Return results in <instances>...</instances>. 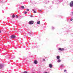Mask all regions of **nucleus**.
<instances>
[{"mask_svg": "<svg viewBox=\"0 0 73 73\" xmlns=\"http://www.w3.org/2000/svg\"><path fill=\"white\" fill-rule=\"evenodd\" d=\"M70 6L71 7H73V1H72L70 3Z\"/></svg>", "mask_w": 73, "mask_h": 73, "instance_id": "nucleus-1", "label": "nucleus"}, {"mask_svg": "<svg viewBox=\"0 0 73 73\" xmlns=\"http://www.w3.org/2000/svg\"><path fill=\"white\" fill-rule=\"evenodd\" d=\"M16 38V36L14 35H12L11 36V38Z\"/></svg>", "mask_w": 73, "mask_h": 73, "instance_id": "nucleus-2", "label": "nucleus"}, {"mask_svg": "<svg viewBox=\"0 0 73 73\" xmlns=\"http://www.w3.org/2000/svg\"><path fill=\"white\" fill-rule=\"evenodd\" d=\"M34 23V21H31L29 22V24H33Z\"/></svg>", "mask_w": 73, "mask_h": 73, "instance_id": "nucleus-3", "label": "nucleus"}, {"mask_svg": "<svg viewBox=\"0 0 73 73\" xmlns=\"http://www.w3.org/2000/svg\"><path fill=\"white\" fill-rule=\"evenodd\" d=\"M58 50H61V51H62L63 50H64V49L63 48H59L58 49Z\"/></svg>", "mask_w": 73, "mask_h": 73, "instance_id": "nucleus-4", "label": "nucleus"}, {"mask_svg": "<svg viewBox=\"0 0 73 73\" xmlns=\"http://www.w3.org/2000/svg\"><path fill=\"white\" fill-rule=\"evenodd\" d=\"M49 66L50 68H52V64H50L49 65Z\"/></svg>", "mask_w": 73, "mask_h": 73, "instance_id": "nucleus-5", "label": "nucleus"}, {"mask_svg": "<svg viewBox=\"0 0 73 73\" xmlns=\"http://www.w3.org/2000/svg\"><path fill=\"white\" fill-rule=\"evenodd\" d=\"M3 67V66L2 64H0V69H2Z\"/></svg>", "mask_w": 73, "mask_h": 73, "instance_id": "nucleus-6", "label": "nucleus"}, {"mask_svg": "<svg viewBox=\"0 0 73 73\" xmlns=\"http://www.w3.org/2000/svg\"><path fill=\"white\" fill-rule=\"evenodd\" d=\"M34 62V64H36L38 63V62H37V60H35Z\"/></svg>", "mask_w": 73, "mask_h": 73, "instance_id": "nucleus-7", "label": "nucleus"}, {"mask_svg": "<svg viewBox=\"0 0 73 73\" xmlns=\"http://www.w3.org/2000/svg\"><path fill=\"white\" fill-rule=\"evenodd\" d=\"M56 58L57 59H60V56H58L56 57Z\"/></svg>", "mask_w": 73, "mask_h": 73, "instance_id": "nucleus-8", "label": "nucleus"}, {"mask_svg": "<svg viewBox=\"0 0 73 73\" xmlns=\"http://www.w3.org/2000/svg\"><path fill=\"white\" fill-rule=\"evenodd\" d=\"M40 23V21H38L37 22V24H39Z\"/></svg>", "mask_w": 73, "mask_h": 73, "instance_id": "nucleus-9", "label": "nucleus"}, {"mask_svg": "<svg viewBox=\"0 0 73 73\" xmlns=\"http://www.w3.org/2000/svg\"><path fill=\"white\" fill-rule=\"evenodd\" d=\"M12 17H13V18H15V15H13L12 16Z\"/></svg>", "mask_w": 73, "mask_h": 73, "instance_id": "nucleus-10", "label": "nucleus"}, {"mask_svg": "<svg viewBox=\"0 0 73 73\" xmlns=\"http://www.w3.org/2000/svg\"><path fill=\"white\" fill-rule=\"evenodd\" d=\"M21 8H22V9H24V8H25L24 7V6H21Z\"/></svg>", "mask_w": 73, "mask_h": 73, "instance_id": "nucleus-11", "label": "nucleus"}, {"mask_svg": "<svg viewBox=\"0 0 73 73\" xmlns=\"http://www.w3.org/2000/svg\"><path fill=\"white\" fill-rule=\"evenodd\" d=\"M60 61H61V60H58V62H60Z\"/></svg>", "mask_w": 73, "mask_h": 73, "instance_id": "nucleus-12", "label": "nucleus"}, {"mask_svg": "<svg viewBox=\"0 0 73 73\" xmlns=\"http://www.w3.org/2000/svg\"><path fill=\"white\" fill-rule=\"evenodd\" d=\"M23 73H28V72L27 71H25L23 72Z\"/></svg>", "mask_w": 73, "mask_h": 73, "instance_id": "nucleus-13", "label": "nucleus"}, {"mask_svg": "<svg viewBox=\"0 0 73 73\" xmlns=\"http://www.w3.org/2000/svg\"><path fill=\"white\" fill-rule=\"evenodd\" d=\"M24 13L25 14H27V11H25V12Z\"/></svg>", "mask_w": 73, "mask_h": 73, "instance_id": "nucleus-14", "label": "nucleus"}, {"mask_svg": "<svg viewBox=\"0 0 73 73\" xmlns=\"http://www.w3.org/2000/svg\"><path fill=\"white\" fill-rule=\"evenodd\" d=\"M16 16L17 18H18V17H19V16H18L17 15H16Z\"/></svg>", "mask_w": 73, "mask_h": 73, "instance_id": "nucleus-15", "label": "nucleus"}, {"mask_svg": "<svg viewBox=\"0 0 73 73\" xmlns=\"http://www.w3.org/2000/svg\"><path fill=\"white\" fill-rule=\"evenodd\" d=\"M72 20H73V19L71 18L70 21H72Z\"/></svg>", "mask_w": 73, "mask_h": 73, "instance_id": "nucleus-16", "label": "nucleus"}, {"mask_svg": "<svg viewBox=\"0 0 73 73\" xmlns=\"http://www.w3.org/2000/svg\"><path fill=\"white\" fill-rule=\"evenodd\" d=\"M27 11H29V9H27Z\"/></svg>", "mask_w": 73, "mask_h": 73, "instance_id": "nucleus-17", "label": "nucleus"}, {"mask_svg": "<svg viewBox=\"0 0 73 73\" xmlns=\"http://www.w3.org/2000/svg\"><path fill=\"white\" fill-rule=\"evenodd\" d=\"M66 70H64V72H66Z\"/></svg>", "mask_w": 73, "mask_h": 73, "instance_id": "nucleus-18", "label": "nucleus"}, {"mask_svg": "<svg viewBox=\"0 0 73 73\" xmlns=\"http://www.w3.org/2000/svg\"><path fill=\"white\" fill-rule=\"evenodd\" d=\"M34 13H36V11H34Z\"/></svg>", "mask_w": 73, "mask_h": 73, "instance_id": "nucleus-19", "label": "nucleus"}, {"mask_svg": "<svg viewBox=\"0 0 73 73\" xmlns=\"http://www.w3.org/2000/svg\"><path fill=\"white\" fill-rule=\"evenodd\" d=\"M43 61H45V59H43Z\"/></svg>", "mask_w": 73, "mask_h": 73, "instance_id": "nucleus-20", "label": "nucleus"}, {"mask_svg": "<svg viewBox=\"0 0 73 73\" xmlns=\"http://www.w3.org/2000/svg\"><path fill=\"white\" fill-rule=\"evenodd\" d=\"M33 11H35V10L34 9H33Z\"/></svg>", "mask_w": 73, "mask_h": 73, "instance_id": "nucleus-21", "label": "nucleus"}, {"mask_svg": "<svg viewBox=\"0 0 73 73\" xmlns=\"http://www.w3.org/2000/svg\"><path fill=\"white\" fill-rule=\"evenodd\" d=\"M44 73H48L47 72H45Z\"/></svg>", "mask_w": 73, "mask_h": 73, "instance_id": "nucleus-22", "label": "nucleus"}, {"mask_svg": "<svg viewBox=\"0 0 73 73\" xmlns=\"http://www.w3.org/2000/svg\"><path fill=\"white\" fill-rule=\"evenodd\" d=\"M1 31H0V33H1Z\"/></svg>", "mask_w": 73, "mask_h": 73, "instance_id": "nucleus-23", "label": "nucleus"}, {"mask_svg": "<svg viewBox=\"0 0 73 73\" xmlns=\"http://www.w3.org/2000/svg\"><path fill=\"white\" fill-rule=\"evenodd\" d=\"M52 29H54V27H52Z\"/></svg>", "mask_w": 73, "mask_h": 73, "instance_id": "nucleus-24", "label": "nucleus"}, {"mask_svg": "<svg viewBox=\"0 0 73 73\" xmlns=\"http://www.w3.org/2000/svg\"><path fill=\"white\" fill-rule=\"evenodd\" d=\"M73 13V15H73V13Z\"/></svg>", "mask_w": 73, "mask_h": 73, "instance_id": "nucleus-25", "label": "nucleus"}]
</instances>
